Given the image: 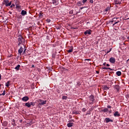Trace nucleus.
Listing matches in <instances>:
<instances>
[{"mask_svg":"<svg viewBox=\"0 0 129 129\" xmlns=\"http://www.w3.org/2000/svg\"><path fill=\"white\" fill-rule=\"evenodd\" d=\"M21 15L22 16H26V15H27V11H25V10H22L21 11Z\"/></svg>","mask_w":129,"mask_h":129,"instance_id":"15","label":"nucleus"},{"mask_svg":"<svg viewBox=\"0 0 129 129\" xmlns=\"http://www.w3.org/2000/svg\"><path fill=\"white\" fill-rule=\"evenodd\" d=\"M22 101H24L25 102H27L29 99V97L28 96H24L22 99Z\"/></svg>","mask_w":129,"mask_h":129,"instance_id":"7","label":"nucleus"},{"mask_svg":"<svg viewBox=\"0 0 129 129\" xmlns=\"http://www.w3.org/2000/svg\"><path fill=\"white\" fill-rule=\"evenodd\" d=\"M1 95H3V96L6 95V91H4L3 93L0 94V96Z\"/></svg>","mask_w":129,"mask_h":129,"instance_id":"30","label":"nucleus"},{"mask_svg":"<svg viewBox=\"0 0 129 129\" xmlns=\"http://www.w3.org/2000/svg\"><path fill=\"white\" fill-rule=\"evenodd\" d=\"M69 117H70V118H72V116L70 115Z\"/></svg>","mask_w":129,"mask_h":129,"instance_id":"53","label":"nucleus"},{"mask_svg":"<svg viewBox=\"0 0 129 129\" xmlns=\"http://www.w3.org/2000/svg\"><path fill=\"white\" fill-rule=\"evenodd\" d=\"M10 6H12V1H11L10 3L9 2L7 4L6 7H10Z\"/></svg>","mask_w":129,"mask_h":129,"instance_id":"25","label":"nucleus"},{"mask_svg":"<svg viewBox=\"0 0 129 129\" xmlns=\"http://www.w3.org/2000/svg\"><path fill=\"white\" fill-rule=\"evenodd\" d=\"M3 126H7L8 125V122L7 121H4L3 123Z\"/></svg>","mask_w":129,"mask_h":129,"instance_id":"24","label":"nucleus"},{"mask_svg":"<svg viewBox=\"0 0 129 129\" xmlns=\"http://www.w3.org/2000/svg\"><path fill=\"white\" fill-rule=\"evenodd\" d=\"M21 67V65L18 64L15 67L16 70H20V68Z\"/></svg>","mask_w":129,"mask_h":129,"instance_id":"23","label":"nucleus"},{"mask_svg":"<svg viewBox=\"0 0 129 129\" xmlns=\"http://www.w3.org/2000/svg\"><path fill=\"white\" fill-rule=\"evenodd\" d=\"M77 6H78V7H81V6H82V3L80 1L78 2Z\"/></svg>","mask_w":129,"mask_h":129,"instance_id":"21","label":"nucleus"},{"mask_svg":"<svg viewBox=\"0 0 129 129\" xmlns=\"http://www.w3.org/2000/svg\"><path fill=\"white\" fill-rule=\"evenodd\" d=\"M83 9H84V7H81V10H83Z\"/></svg>","mask_w":129,"mask_h":129,"instance_id":"54","label":"nucleus"},{"mask_svg":"<svg viewBox=\"0 0 129 129\" xmlns=\"http://www.w3.org/2000/svg\"><path fill=\"white\" fill-rule=\"evenodd\" d=\"M96 73H97V74H99V71H96Z\"/></svg>","mask_w":129,"mask_h":129,"instance_id":"51","label":"nucleus"},{"mask_svg":"<svg viewBox=\"0 0 129 129\" xmlns=\"http://www.w3.org/2000/svg\"><path fill=\"white\" fill-rule=\"evenodd\" d=\"M87 61H90V59H86Z\"/></svg>","mask_w":129,"mask_h":129,"instance_id":"55","label":"nucleus"},{"mask_svg":"<svg viewBox=\"0 0 129 129\" xmlns=\"http://www.w3.org/2000/svg\"><path fill=\"white\" fill-rule=\"evenodd\" d=\"M87 2V0H83L82 3H83V4H85V3H86Z\"/></svg>","mask_w":129,"mask_h":129,"instance_id":"35","label":"nucleus"},{"mask_svg":"<svg viewBox=\"0 0 129 129\" xmlns=\"http://www.w3.org/2000/svg\"><path fill=\"white\" fill-rule=\"evenodd\" d=\"M2 79V75L0 74V80Z\"/></svg>","mask_w":129,"mask_h":129,"instance_id":"52","label":"nucleus"},{"mask_svg":"<svg viewBox=\"0 0 129 129\" xmlns=\"http://www.w3.org/2000/svg\"><path fill=\"white\" fill-rule=\"evenodd\" d=\"M32 68H35V66H34V64H33V65L32 66Z\"/></svg>","mask_w":129,"mask_h":129,"instance_id":"49","label":"nucleus"},{"mask_svg":"<svg viewBox=\"0 0 129 129\" xmlns=\"http://www.w3.org/2000/svg\"><path fill=\"white\" fill-rule=\"evenodd\" d=\"M116 74L117 75V76H120V75H121V72L117 71L116 72Z\"/></svg>","mask_w":129,"mask_h":129,"instance_id":"22","label":"nucleus"},{"mask_svg":"<svg viewBox=\"0 0 129 129\" xmlns=\"http://www.w3.org/2000/svg\"><path fill=\"white\" fill-rule=\"evenodd\" d=\"M42 13H39V17L41 18V17H42Z\"/></svg>","mask_w":129,"mask_h":129,"instance_id":"40","label":"nucleus"},{"mask_svg":"<svg viewBox=\"0 0 129 129\" xmlns=\"http://www.w3.org/2000/svg\"><path fill=\"white\" fill-rule=\"evenodd\" d=\"M109 52H110V51H109V50L108 51H107V54L108 53H109Z\"/></svg>","mask_w":129,"mask_h":129,"instance_id":"56","label":"nucleus"},{"mask_svg":"<svg viewBox=\"0 0 129 129\" xmlns=\"http://www.w3.org/2000/svg\"><path fill=\"white\" fill-rule=\"evenodd\" d=\"M25 52H26V48L24 49V53H25Z\"/></svg>","mask_w":129,"mask_h":129,"instance_id":"58","label":"nucleus"},{"mask_svg":"<svg viewBox=\"0 0 129 129\" xmlns=\"http://www.w3.org/2000/svg\"><path fill=\"white\" fill-rule=\"evenodd\" d=\"M67 52H68V53H71L72 52H73V48L71 49H69Z\"/></svg>","mask_w":129,"mask_h":129,"instance_id":"26","label":"nucleus"},{"mask_svg":"<svg viewBox=\"0 0 129 129\" xmlns=\"http://www.w3.org/2000/svg\"><path fill=\"white\" fill-rule=\"evenodd\" d=\"M37 101H38V102H39V105H44V104H47V101L43 100L40 99H38Z\"/></svg>","mask_w":129,"mask_h":129,"instance_id":"3","label":"nucleus"},{"mask_svg":"<svg viewBox=\"0 0 129 129\" xmlns=\"http://www.w3.org/2000/svg\"><path fill=\"white\" fill-rule=\"evenodd\" d=\"M72 120V121H74V120Z\"/></svg>","mask_w":129,"mask_h":129,"instance_id":"63","label":"nucleus"},{"mask_svg":"<svg viewBox=\"0 0 129 129\" xmlns=\"http://www.w3.org/2000/svg\"><path fill=\"white\" fill-rule=\"evenodd\" d=\"M10 83H11V81H8L7 83H6L5 86L6 87H9L10 86Z\"/></svg>","mask_w":129,"mask_h":129,"instance_id":"18","label":"nucleus"},{"mask_svg":"<svg viewBox=\"0 0 129 129\" xmlns=\"http://www.w3.org/2000/svg\"><path fill=\"white\" fill-rule=\"evenodd\" d=\"M110 8H111V6L107 7L106 9H105L104 13H105V14H107V12H108L109 11H110Z\"/></svg>","mask_w":129,"mask_h":129,"instance_id":"9","label":"nucleus"},{"mask_svg":"<svg viewBox=\"0 0 129 129\" xmlns=\"http://www.w3.org/2000/svg\"><path fill=\"white\" fill-rule=\"evenodd\" d=\"M102 69H104V70H107L108 69H109L110 71H112V69H111L110 68L104 67L102 68Z\"/></svg>","mask_w":129,"mask_h":129,"instance_id":"20","label":"nucleus"},{"mask_svg":"<svg viewBox=\"0 0 129 129\" xmlns=\"http://www.w3.org/2000/svg\"><path fill=\"white\" fill-rule=\"evenodd\" d=\"M114 88H115V89H116L117 91H118V90H119V86L116 85L114 86Z\"/></svg>","mask_w":129,"mask_h":129,"instance_id":"17","label":"nucleus"},{"mask_svg":"<svg viewBox=\"0 0 129 129\" xmlns=\"http://www.w3.org/2000/svg\"><path fill=\"white\" fill-rule=\"evenodd\" d=\"M18 43H20L21 44H24V43L26 42V40L25 38H23V36L21 35H18Z\"/></svg>","mask_w":129,"mask_h":129,"instance_id":"1","label":"nucleus"},{"mask_svg":"<svg viewBox=\"0 0 129 129\" xmlns=\"http://www.w3.org/2000/svg\"><path fill=\"white\" fill-rule=\"evenodd\" d=\"M82 111H83L84 112H85V111H86V108H83Z\"/></svg>","mask_w":129,"mask_h":129,"instance_id":"33","label":"nucleus"},{"mask_svg":"<svg viewBox=\"0 0 129 129\" xmlns=\"http://www.w3.org/2000/svg\"><path fill=\"white\" fill-rule=\"evenodd\" d=\"M114 22V20H112L111 21H110L109 23H111V24H112L113 22Z\"/></svg>","mask_w":129,"mask_h":129,"instance_id":"43","label":"nucleus"},{"mask_svg":"<svg viewBox=\"0 0 129 129\" xmlns=\"http://www.w3.org/2000/svg\"><path fill=\"white\" fill-rule=\"evenodd\" d=\"M103 65L104 66H105V65H106V62H104V63H103Z\"/></svg>","mask_w":129,"mask_h":129,"instance_id":"46","label":"nucleus"},{"mask_svg":"<svg viewBox=\"0 0 129 129\" xmlns=\"http://www.w3.org/2000/svg\"><path fill=\"white\" fill-rule=\"evenodd\" d=\"M118 23H119V21H117V22H115L114 24H113V26H114V25H115L116 24H118Z\"/></svg>","mask_w":129,"mask_h":129,"instance_id":"34","label":"nucleus"},{"mask_svg":"<svg viewBox=\"0 0 129 129\" xmlns=\"http://www.w3.org/2000/svg\"><path fill=\"white\" fill-rule=\"evenodd\" d=\"M103 90H108L109 89V87H107L106 85H104L102 86Z\"/></svg>","mask_w":129,"mask_h":129,"instance_id":"14","label":"nucleus"},{"mask_svg":"<svg viewBox=\"0 0 129 129\" xmlns=\"http://www.w3.org/2000/svg\"><path fill=\"white\" fill-rule=\"evenodd\" d=\"M101 110L103 112H108V108H104V109H102Z\"/></svg>","mask_w":129,"mask_h":129,"instance_id":"13","label":"nucleus"},{"mask_svg":"<svg viewBox=\"0 0 129 129\" xmlns=\"http://www.w3.org/2000/svg\"><path fill=\"white\" fill-rule=\"evenodd\" d=\"M31 105H32V106H34V105H36V103L33 102H28L25 103V106H27V107H31Z\"/></svg>","mask_w":129,"mask_h":129,"instance_id":"2","label":"nucleus"},{"mask_svg":"<svg viewBox=\"0 0 129 129\" xmlns=\"http://www.w3.org/2000/svg\"><path fill=\"white\" fill-rule=\"evenodd\" d=\"M109 61L110 63H112V64H114V63H115V58L113 57H111L109 58Z\"/></svg>","mask_w":129,"mask_h":129,"instance_id":"5","label":"nucleus"},{"mask_svg":"<svg viewBox=\"0 0 129 129\" xmlns=\"http://www.w3.org/2000/svg\"><path fill=\"white\" fill-rule=\"evenodd\" d=\"M127 40H129V36L127 37Z\"/></svg>","mask_w":129,"mask_h":129,"instance_id":"59","label":"nucleus"},{"mask_svg":"<svg viewBox=\"0 0 129 129\" xmlns=\"http://www.w3.org/2000/svg\"><path fill=\"white\" fill-rule=\"evenodd\" d=\"M108 112H109V113H112V111L111 110V109H110L109 110H108Z\"/></svg>","mask_w":129,"mask_h":129,"instance_id":"36","label":"nucleus"},{"mask_svg":"<svg viewBox=\"0 0 129 129\" xmlns=\"http://www.w3.org/2000/svg\"><path fill=\"white\" fill-rule=\"evenodd\" d=\"M84 35H91V30L89 29L84 32Z\"/></svg>","mask_w":129,"mask_h":129,"instance_id":"10","label":"nucleus"},{"mask_svg":"<svg viewBox=\"0 0 129 129\" xmlns=\"http://www.w3.org/2000/svg\"><path fill=\"white\" fill-rule=\"evenodd\" d=\"M69 122H71V120L69 121Z\"/></svg>","mask_w":129,"mask_h":129,"instance_id":"61","label":"nucleus"},{"mask_svg":"<svg viewBox=\"0 0 129 129\" xmlns=\"http://www.w3.org/2000/svg\"><path fill=\"white\" fill-rule=\"evenodd\" d=\"M2 86V85L0 84V87Z\"/></svg>","mask_w":129,"mask_h":129,"instance_id":"62","label":"nucleus"},{"mask_svg":"<svg viewBox=\"0 0 129 129\" xmlns=\"http://www.w3.org/2000/svg\"><path fill=\"white\" fill-rule=\"evenodd\" d=\"M127 20H129V18L128 19H127Z\"/></svg>","mask_w":129,"mask_h":129,"instance_id":"64","label":"nucleus"},{"mask_svg":"<svg viewBox=\"0 0 129 129\" xmlns=\"http://www.w3.org/2000/svg\"><path fill=\"white\" fill-rule=\"evenodd\" d=\"M115 19H118V18H114L112 20H115Z\"/></svg>","mask_w":129,"mask_h":129,"instance_id":"57","label":"nucleus"},{"mask_svg":"<svg viewBox=\"0 0 129 129\" xmlns=\"http://www.w3.org/2000/svg\"><path fill=\"white\" fill-rule=\"evenodd\" d=\"M75 114H79V111H75Z\"/></svg>","mask_w":129,"mask_h":129,"instance_id":"31","label":"nucleus"},{"mask_svg":"<svg viewBox=\"0 0 129 129\" xmlns=\"http://www.w3.org/2000/svg\"><path fill=\"white\" fill-rule=\"evenodd\" d=\"M109 51H110V52L111 51V48H110Z\"/></svg>","mask_w":129,"mask_h":129,"instance_id":"60","label":"nucleus"},{"mask_svg":"<svg viewBox=\"0 0 129 129\" xmlns=\"http://www.w3.org/2000/svg\"><path fill=\"white\" fill-rule=\"evenodd\" d=\"M72 114H75V111L72 112Z\"/></svg>","mask_w":129,"mask_h":129,"instance_id":"48","label":"nucleus"},{"mask_svg":"<svg viewBox=\"0 0 129 129\" xmlns=\"http://www.w3.org/2000/svg\"><path fill=\"white\" fill-rule=\"evenodd\" d=\"M12 121H13V122H16V120L15 119H13Z\"/></svg>","mask_w":129,"mask_h":129,"instance_id":"50","label":"nucleus"},{"mask_svg":"<svg viewBox=\"0 0 129 129\" xmlns=\"http://www.w3.org/2000/svg\"><path fill=\"white\" fill-rule=\"evenodd\" d=\"M89 98L90 100V101H91V103H90V104H92L93 103V102L94 101V100H95V98L94 97V95H91L89 97Z\"/></svg>","mask_w":129,"mask_h":129,"instance_id":"4","label":"nucleus"},{"mask_svg":"<svg viewBox=\"0 0 129 129\" xmlns=\"http://www.w3.org/2000/svg\"><path fill=\"white\" fill-rule=\"evenodd\" d=\"M46 22L47 23H50L51 22V20L47 19H46Z\"/></svg>","mask_w":129,"mask_h":129,"instance_id":"32","label":"nucleus"},{"mask_svg":"<svg viewBox=\"0 0 129 129\" xmlns=\"http://www.w3.org/2000/svg\"><path fill=\"white\" fill-rule=\"evenodd\" d=\"M9 14H10V15H12V12L9 11Z\"/></svg>","mask_w":129,"mask_h":129,"instance_id":"47","label":"nucleus"},{"mask_svg":"<svg viewBox=\"0 0 129 129\" xmlns=\"http://www.w3.org/2000/svg\"><path fill=\"white\" fill-rule=\"evenodd\" d=\"M73 12H74L73 10H71V11L69 12L70 15H72L73 16H74V14H73Z\"/></svg>","mask_w":129,"mask_h":129,"instance_id":"27","label":"nucleus"},{"mask_svg":"<svg viewBox=\"0 0 129 129\" xmlns=\"http://www.w3.org/2000/svg\"><path fill=\"white\" fill-rule=\"evenodd\" d=\"M16 5L17 9H19V8H20V6H19V5L18 4H16Z\"/></svg>","mask_w":129,"mask_h":129,"instance_id":"38","label":"nucleus"},{"mask_svg":"<svg viewBox=\"0 0 129 129\" xmlns=\"http://www.w3.org/2000/svg\"><path fill=\"white\" fill-rule=\"evenodd\" d=\"M73 124H74V123H68L67 126L68 127H72V126H73Z\"/></svg>","mask_w":129,"mask_h":129,"instance_id":"19","label":"nucleus"},{"mask_svg":"<svg viewBox=\"0 0 129 129\" xmlns=\"http://www.w3.org/2000/svg\"><path fill=\"white\" fill-rule=\"evenodd\" d=\"M9 0H4L3 1V5H5L6 7L7 6V5H8V4H9Z\"/></svg>","mask_w":129,"mask_h":129,"instance_id":"16","label":"nucleus"},{"mask_svg":"<svg viewBox=\"0 0 129 129\" xmlns=\"http://www.w3.org/2000/svg\"><path fill=\"white\" fill-rule=\"evenodd\" d=\"M105 121L106 123H108V122H113V120L111 119L110 118H106Z\"/></svg>","mask_w":129,"mask_h":129,"instance_id":"6","label":"nucleus"},{"mask_svg":"<svg viewBox=\"0 0 129 129\" xmlns=\"http://www.w3.org/2000/svg\"><path fill=\"white\" fill-rule=\"evenodd\" d=\"M67 98H68V97L66 96H63L62 97V99H64L66 100V99H67Z\"/></svg>","mask_w":129,"mask_h":129,"instance_id":"29","label":"nucleus"},{"mask_svg":"<svg viewBox=\"0 0 129 129\" xmlns=\"http://www.w3.org/2000/svg\"><path fill=\"white\" fill-rule=\"evenodd\" d=\"M22 43H20V42H18V46L20 47V45H21Z\"/></svg>","mask_w":129,"mask_h":129,"instance_id":"41","label":"nucleus"},{"mask_svg":"<svg viewBox=\"0 0 129 129\" xmlns=\"http://www.w3.org/2000/svg\"><path fill=\"white\" fill-rule=\"evenodd\" d=\"M114 116H115V117H119V116H120V114L119 113V112H118V111H116L114 113Z\"/></svg>","mask_w":129,"mask_h":129,"instance_id":"8","label":"nucleus"},{"mask_svg":"<svg viewBox=\"0 0 129 129\" xmlns=\"http://www.w3.org/2000/svg\"><path fill=\"white\" fill-rule=\"evenodd\" d=\"M10 8H15V5L14 4H12Z\"/></svg>","mask_w":129,"mask_h":129,"instance_id":"37","label":"nucleus"},{"mask_svg":"<svg viewBox=\"0 0 129 129\" xmlns=\"http://www.w3.org/2000/svg\"><path fill=\"white\" fill-rule=\"evenodd\" d=\"M12 125H13L15 126V125H16V122L12 123Z\"/></svg>","mask_w":129,"mask_h":129,"instance_id":"44","label":"nucleus"},{"mask_svg":"<svg viewBox=\"0 0 129 129\" xmlns=\"http://www.w3.org/2000/svg\"><path fill=\"white\" fill-rule=\"evenodd\" d=\"M106 66H107V67H109V66H110V65H109V64H108V63H107Z\"/></svg>","mask_w":129,"mask_h":129,"instance_id":"45","label":"nucleus"},{"mask_svg":"<svg viewBox=\"0 0 129 129\" xmlns=\"http://www.w3.org/2000/svg\"><path fill=\"white\" fill-rule=\"evenodd\" d=\"M52 2L53 5H54L55 6H57L58 4H59V2L58 0H51Z\"/></svg>","mask_w":129,"mask_h":129,"instance_id":"12","label":"nucleus"},{"mask_svg":"<svg viewBox=\"0 0 129 129\" xmlns=\"http://www.w3.org/2000/svg\"><path fill=\"white\" fill-rule=\"evenodd\" d=\"M107 108H111V106H110V105H108V106H107Z\"/></svg>","mask_w":129,"mask_h":129,"instance_id":"39","label":"nucleus"},{"mask_svg":"<svg viewBox=\"0 0 129 129\" xmlns=\"http://www.w3.org/2000/svg\"><path fill=\"white\" fill-rule=\"evenodd\" d=\"M115 5H120V3L117 2V1H115Z\"/></svg>","mask_w":129,"mask_h":129,"instance_id":"28","label":"nucleus"},{"mask_svg":"<svg viewBox=\"0 0 129 129\" xmlns=\"http://www.w3.org/2000/svg\"><path fill=\"white\" fill-rule=\"evenodd\" d=\"M90 3H91V4H93V0H90Z\"/></svg>","mask_w":129,"mask_h":129,"instance_id":"42","label":"nucleus"},{"mask_svg":"<svg viewBox=\"0 0 129 129\" xmlns=\"http://www.w3.org/2000/svg\"><path fill=\"white\" fill-rule=\"evenodd\" d=\"M23 51H24V48H23V47L21 46L20 49L18 50L19 54H21L23 53Z\"/></svg>","mask_w":129,"mask_h":129,"instance_id":"11","label":"nucleus"}]
</instances>
